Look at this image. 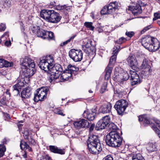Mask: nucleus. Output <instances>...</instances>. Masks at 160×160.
Wrapping results in <instances>:
<instances>
[{"instance_id": "nucleus-1", "label": "nucleus", "mask_w": 160, "mask_h": 160, "mask_svg": "<svg viewBox=\"0 0 160 160\" xmlns=\"http://www.w3.org/2000/svg\"><path fill=\"white\" fill-rule=\"evenodd\" d=\"M87 146L88 150L91 153L97 154L102 150V145L98 136L91 135L87 141Z\"/></svg>"}, {"instance_id": "nucleus-2", "label": "nucleus", "mask_w": 160, "mask_h": 160, "mask_svg": "<svg viewBox=\"0 0 160 160\" xmlns=\"http://www.w3.org/2000/svg\"><path fill=\"white\" fill-rule=\"evenodd\" d=\"M122 138L117 131H110L106 137V142L108 146L113 147H118L122 142Z\"/></svg>"}, {"instance_id": "nucleus-3", "label": "nucleus", "mask_w": 160, "mask_h": 160, "mask_svg": "<svg viewBox=\"0 0 160 160\" xmlns=\"http://www.w3.org/2000/svg\"><path fill=\"white\" fill-rule=\"evenodd\" d=\"M40 16L46 21L54 23L58 22L61 18L59 13L53 10L48 9L42 10L40 12Z\"/></svg>"}, {"instance_id": "nucleus-4", "label": "nucleus", "mask_w": 160, "mask_h": 160, "mask_svg": "<svg viewBox=\"0 0 160 160\" xmlns=\"http://www.w3.org/2000/svg\"><path fill=\"white\" fill-rule=\"evenodd\" d=\"M138 120L144 125L151 124L152 128L158 134L160 138V131L157 128L158 126L160 128V121L157 119H151L145 115L140 116L138 117Z\"/></svg>"}, {"instance_id": "nucleus-5", "label": "nucleus", "mask_w": 160, "mask_h": 160, "mask_svg": "<svg viewBox=\"0 0 160 160\" xmlns=\"http://www.w3.org/2000/svg\"><path fill=\"white\" fill-rule=\"evenodd\" d=\"M114 81L123 84L124 81L128 80L129 77L128 73L121 68L116 67L115 69L114 74L112 77Z\"/></svg>"}, {"instance_id": "nucleus-6", "label": "nucleus", "mask_w": 160, "mask_h": 160, "mask_svg": "<svg viewBox=\"0 0 160 160\" xmlns=\"http://www.w3.org/2000/svg\"><path fill=\"white\" fill-rule=\"evenodd\" d=\"M54 64V59L52 55H47L43 57L42 60H40L38 66L40 68L45 71H48L51 67Z\"/></svg>"}, {"instance_id": "nucleus-7", "label": "nucleus", "mask_w": 160, "mask_h": 160, "mask_svg": "<svg viewBox=\"0 0 160 160\" xmlns=\"http://www.w3.org/2000/svg\"><path fill=\"white\" fill-rule=\"evenodd\" d=\"M62 69L61 66L58 64H56L51 67L48 71L49 74V78L51 81L59 78L61 75Z\"/></svg>"}, {"instance_id": "nucleus-8", "label": "nucleus", "mask_w": 160, "mask_h": 160, "mask_svg": "<svg viewBox=\"0 0 160 160\" xmlns=\"http://www.w3.org/2000/svg\"><path fill=\"white\" fill-rule=\"evenodd\" d=\"M118 6L117 2H111L104 7L101 11V13L102 15H105L113 13L118 9Z\"/></svg>"}, {"instance_id": "nucleus-9", "label": "nucleus", "mask_w": 160, "mask_h": 160, "mask_svg": "<svg viewBox=\"0 0 160 160\" xmlns=\"http://www.w3.org/2000/svg\"><path fill=\"white\" fill-rule=\"evenodd\" d=\"M118 6L117 2H111L104 7L101 11V13L102 15H105L113 13L118 9Z\"/></svg>"}, {"instance_id": "nucleus-10", "label": "nucleus", "mask_w": 160, "mask_h": 160, "mask_svg": "<svg viewBox=\"0 0 160 160\" xmlns=\"http://www.w3.org/2000/svg\"><path fill=\"white\" fill-rule=\"evenodd\" d=\"M118 6L117 2H111L104 7L101 11V13L102 15H105L113 13L118 9Z\"/></svg>"}, {"instance_id": "nucleus-11", "label": "nucleus", "mask_w": 160, "mask_h": 160, "mask_svg": "<svg viewBox=\"0 0 160 160\" xmlns=\"http://www.w3.org/2000/svg\"><path fill=\"white\" fill-rule=\"evenodd\" d=\"M48 90L49 88L47 87H42L38 89L36 93L34 94V101L37 102L39 101H42L46 98Z\"/></svg>"}, {"instance_id": "nucleus-12", "label": "nucleus", "mask_w": 160, "mask_h": 160, "mask_svg": "<svg viewBox=\"0 0 160 160\" xmlns=\"http://www.w3.org/2000/svg\"><path fill=\"white\" fill-rule=\"evenodd\" d=\"M128 102L125 100L121 99L117 101L114 108L119 115H122L128 106Z\"/></svg>"}, {"instance_id": "nucleus-13", "label": "nucleus", "mask_w": 160, "mask_h": 160, "mask_svg": "<svg viewBox=\"0 0 160 160\" xmlns=\"http://www.w3.org/2000/svg\"><path fill=\"white\" fill-rule=\"evenodd\" d=\"M69 56L74 61H81L82 59L83 53L81 50L72 49L69 52Z\"/></svg>"}, {"instance_id": "nucleus-14", "label": "nucleus", "mask_w": 160, "mask_h": 160, "mask_svg": "<svg viewBox=\"0 0 160 160\" xmlns=\"http://www.w3.org/2000/svg\"><path fill=\"white\" fill-rule=\"evenodd\" d=\"M151 64L150 61L148 59L144 58L140 66V68L141 69H144L145 71H142V73L145 76L149 75L152 71L151 69Z\"/></svg>"}, {"instance_id": "nucleus-15", "label": "nucleus", "mask_w": 160, "mask_h": 160, "mask_svg": "<svg viewBox=\"0 0 160 160\" xmlns=\"http://www.w3.org/2000/svg\"><path fill=\"white\" fill-rule=\"evenodd\" d=\"M21 68H35V65L33 61L28 57L20 59Z\"/></svg>"}, {"instance_id": "nucleus-16", "label": "nucleus", "mask_w": 160, "mask_h": 160, "mask_svg": "<svg viewBox=\"0 0 160 160\" xmlns=\"http://www.w3.org/2000/svg\"><path fill=\"white\" fill-rule=\"evenodd\" d=\"M90 124V122L87 120L84 119L74 121L73 123L74 128L77 129H79L81 128H88Z\"/></svg>"}, {"instance_id": "nucleus-17", "label": "nucleus", "mask_w": 160, "mask_h": 160, "mask_svg": "<svg viewBox=\"0 0 160 160\" xmlns=\"http://www.w3.org/2000/svg\"><path fill=\"white\" fill-rule=\"evenodd\" d=\"M127 61L129 65L132 69L136 68L138 64L136 56L132 54L130 55L127 58Z\"/></svg>"}, {"instance_id": "nucleus-18", "label": "nucleus", "mask_w": 160, "mask_h": 160, "mask_svg": "<svg viewBox=\"0 0 160 160\" xmlns=\"http://www.w3.org/2000/svg\"><path fill=\"white\" fill-rule=\"evenodd\" d=\"M120 46H117L114 47L113 51V55L111 57L108 65L113 66V64L116 61L117 55L119 51Z\"/></svg>"}, {"instance_id": "nucleus-19", "label": "nucleus", "mask_w": 160, "mask_h": 160, "mask_svg": "<svg viewBox=\"0 0 160 160\" xmlns=\"http://www.w3.org/2000/svg\"><path fill=\"white\" fill-rule=\"evenodd\" d=\"M131 75V79L133 81L131 82L132 86L139 84L140 83V81L138 75L135 71L130 70L129 71Z\"/></svg>"}, {"instance_id": "nucleus-20", "label": "nucleus", "mask_w": 160, "mask_h": 160, "mask_svg": "<svg viewBox=\"0 0 160 160\" xmlns=\"http://www.w3.org/2000/svg\"><path fill=\"white\" fill-rule=\"evenodd\" d=\"M153 40L151 38L148 36H144L141 39V42L142 45L145 48L149 49V47L150 46Z\"/></svg>"}, {"instance_id": "nucleus-21", "label": "nucleus", "mask_w": 160, "mask_h": 160, "mask_svg": "<svg viewBox=\"0 0 160 160\" xmlns=\"http://www.w3.org/2000/svg\"><path fill=\"white\" fill-rule=\"evenodd\" d=\"M22 72L25 77L29 78L32 76L35 72L34 68H22Z\"/></svg>"}, {"instance_id": "nucleus-22", "label": "nucleus", "mask_w": 160, "mask_h": 160, "mask_svg": "<svg viewBox=\"0 0 160 160\" xmlns=\"http://www.w3.org/2000/svg\"><path fill=\"white\" fill-rule=\"evenodd\" d=\"M96 113L92 111H84L83 114V117L90 121L93 120L95 118Z\"/></svg>"}, {"instance_id": "nucleus-23", "label": "nucleus", "mask_w": 160, "mask_h": 160, "mask_svg": "<svg viewBox=\"0 0 160 160\" xmlns=\"http://www.w3.org/2000/svg\"><path fill=\"white\" fill-rule=\"evenodd\" d=\"M72 74L68 72L66 70L64 71L62 74L59 77L58 79V82H63L65 81H67L68 79L69 78L71 77L72 76Z\"/></svg>"}, {"instance_id": "nucleus-24", "label": "nucleus", "mask_w": 160, "mask_h": 160, "mask_svg": "<svg viewBox=\"0 0 160 160\" xmlns=\"http://www.w3.org/2000/svg\"><path fill=\"white\" fill-rule=\"evenodd\" d=\"M50 150L54 153L64 154L65 150L64 149H60L55 146L50 145L49 146Z\"/></svg>"}, {"instance_id": "nucleus-25", "label": "nucleus", "mask_w": 160, "mask_h": 160, "mask_svg": "<svg viewBox=\"0 0 160 160\" xmlns=\"http://www.w3.org/2000/svg\"><path fill=\"white\" fill-rule=\"evenodd\" d=\"M83 42L84 45L82 47V50L86 53H89L88 49L92 45V41L88 39H84Z\"/></svg>"}, {"instance_id": "nucleus-26", "label": "nucleus", "mask_w": 160, "mask_h": 160, "mask_svg": "<svg viewBox=\"0 0 160 160\" xmlns=\"http://www.w3.org/2000/svg\"><path fill=\"white\" fill-rule=\"evenodd\" d=\"M24 86V83L20 81L17 84L14 85L13 87V92L15 94L18 95L20 93V90L21 88Z\"/></svg>"}, {"instance_id": "nucleus-27", "label": "nucleus", "mask_w": 160, "mask_h": 160, "mask_svg": "<svg viewBox=\"0 0 160 160\" xmlns=\"http://www.w3.org/2000/svg\"><path fill=\"white\" fill-rule=\"evenodd\" d=\"M159 42L157 39L153 40L150 46L149 47V50L152 52H155L159 48Z\"/></svg>"}, {"instance_id": "nucleus-28", "label": "nucleus", "mask_w": 160, "mask_h": 160, "mask_svg": "<svg viewBox=\"0 0 160 160\" xmlns=\"http://www.w3.org/2000/svg\"><path fill=\"white\" fill-rule=\"evenodd\" d=\"M23 137L24 139L28 142L29 143L32 145H34L35 142L31 135L28 131H25L23 133Z\"/></svg>"}, {"instance_id": "nucleus-29", "label": "nucleus", "mask_w": 160, "mask_h": 160, "mask_svg": "<svg viewBox=\"0 0 160 160\" xmlns=\"http://www.w3.org/2000/svg\"><path fill=\"white\" fill-rule=\"evenodd\" d=\"M32 92L31 89L28 87L23 89L21 92V97L22 98H28L31 95Z\"/></svg>"}, {"instance_id": "nucleus-30", "label": "nucleus", "mask_w": 160, "mask_h": 160, "mask_svg": "<svg viewBox=\"0 0 160 160\" xmlns=\"http://www.w3.org/2000/svg\"><path fill=\"white\" fill-rule=\"evenodd\" d=\"M111 104L110 103L102 105L101 107L102 112L103 113H109L112 108Z\"/></svg>"}, {"instance_id": "nucleus-31", "label": "nucleus", "mask_w": 160, "mask_h": 160, "mask_svg": "<svg viewBox=\"0 0 160 160\" xmlns=\"http://www.w3.org/2000/svg\"><path fill=\"white\" fill-rule=\"evenodd\" d=\"M112 66H110L108 65L105 69V79L106 80H108L110 78L111 74L112 72L113 68Z\"/></svg>"}, {"instance_id": "nucleus-32", "label": "nucleus", "mask_w": 160, "mask_h": 160, "mask_svg": "<svg viewBox=\"0 0 160 160\" xmlns=\"http://www.w3.org/2000/svg\"><path fill=\"white\" fill-rule=\"evenodd\" d=\"M132 13L134 14H138L141 13L142 12L141 6L138 4H136L132 8Z\"/></svg>"}, {"instance_id": "nucleus-33", "label": "nucleus", "mask_w": 160, "mask_h": 160, "mask_svg": "<svg viewBox=\"0 0 160 160\" xmlns=\"http://www.w3.org/2000/svg\"><path fill=\"white\" fill-rule=\"evenodd\" d=\"M147 149L149 152L156 151L157 148L155 143H151L148 144L147 147Z\"/></svg>"}, {"instance_id": "nucleus-34", "label": "nucleus", "mask_w": 160, "mask_h": 160, "mask_svg": "<svg viewBox=\"0 0 160 160\" xmlns=\"http://www.w3.org/2000/svg\"><path fill=\"white\" fill-rule=\"evenodd\" d=\"M107 126L100 120L96 124V129L97 130L104 129Z\"/></svg>"}, {"instance_id": "nucleus-35", "label": "nucleus", "mask_w": 160, "mask_h": 160, "mask_svg": "<svg viewBox=\"0 0 160 160\" xmlns=\"http://www.w3.org/2000/svg\"><path fill=\"white\" fill-rule=\"evenodd\" d=\"M20 147L21 149L22 150L26 149H28V151H32L31 148L29 147L26 142L22 140L21 141Z\"/></svg>"}, {"instance_id": "nucleus-36", "label": "nucleus", "mask_w": 160, "mask_h": 160, "mask_svg": "<svg viewBox=\"0 0 160 160\" xmlns=\"http://www.w3.org/2000/svg\"><path fill=\"white\" fill-rule=\"evenodd\" d=\"M132 159V160H145L144 157L139 153L133 154Z\"/></svg>"}, {"instance_id": "nucleus-37", "label": "nucleus", "mask_w": 160, "mask_h": 160, "mask_svg": "<svg viewBox=\"0 0 160 160\" xmlns=\"http://www.w3.org/2000/svg\"><path fill=\"white\" fill-rule=\"evenodd\" d=\"M54 38V34L52 32L46 31L45 36H44V39L52 40Z\"/></svg>"}, {"instance_id": "nucleus-38", "label": "nucleus", "mask_w": 160, "mask_h": 160, "mask_svg": "<svg viewBox=\"0 0 160 160\" xmlns=\"http://www.w3.org/2000/svg\"><path fill=\"white\" fill-rule=\"evenodd\" d=\"M46 31L40 28L37 33V35L38 37H40L44 39V36H45Z\"/></svg>"}, {"instance_id": "nucleus-39", "label": "nucleus", "mask_w": 160, "mask_h": 160, "mask_svg": "<svg viewBox=\"0 0 160 160\" xmlns=\"http://www.w3.org/2000/svg\"><path fill=\"white\" fill-rule=\"evenodd\" d=\"M100 120L107 126L110 122V118L109 116L107 115L102 117Z\"/></svg>"}, {"instance_id": "nucleus-40", "label": "nucleus", "mask_w": 160, "mask_h": 160, "mask_svg": "<svg viewBox=\"0 0 160 160\" xmlns=\"http://www.w3.org/2000/svg\"><path fill=\"white\" fill-rule=\"evenodd\" d=\"M109 130L111 131H117L118 128L116 125L113 123H111L108 125Z\"/></svg>"}, {"instance_id": "nucleus-41", "label": "nucleus", "mask_w": 160, "mask_h": 160, "mask_svg": "<svg viewBox=\"0 0 160 160\" xmlns=\"http://www.w3.org/2000/svg\"><path fill=\"white\" fill-rule=\"evenodd\" d=\"M76 34H75L73 35L69 39L64 42L63 43L61 44V46H63L67 44L68 43L71 42V41H72L74 38L76 37Z\"/></svg>"}, {"instance_id": "nucleus-42", "label": "nucleus", "mask_w": 160, "mask_h": 160, "mask_svg": "<svg viewBox=\"0 0 160 160\" xmlns=\"http://www.w3.org/2000/svg\"><path fill=\"white\" fill-rule=\"evenodd\" d=\"M127 40L126 38L123 37H122L119 38L118 40L117 41H115L116 45L117 44H121L125 42Z\"/></svg>"}, {"instance_id": "nucleus-43", "label": "nucleus", "mask_w": 160, "mask_h": 160, "mask_svg": "<svg viewBox=\"0 0 160 160\" xmlns=\"http://www.w3.org/2000/svg\"><path fill=\"white\" fill-rule=\"evenodd\" d=\"M6 150V148L5 146L0 144V158L4 155Z\"/></svg>"}, {"instance_id": "nucleus-44", "label": "nucleus", "mask_w": 160, "mask_h": 160, "mask_svg": "<svg viewBox=\"0 0 160 160\" xmlns=\"http://www.w3.org/2000/svg\"><path fill=\"white\" fill-rule=\"evenodd\" d=\"M76 68L75 66L69 64L68 67V69L66 70L72 74V72L75 71Z\"/></svg>"}, {"instance_id": "nucleus-45", "label": "nucleus", "mask_w": 160, "mask_h": 160, "mask_svg": "<svg viewBox=\"0 0 160 160\" xmlns=\"http://www.w3.org/2000/svg\"><path fill=\"white\" fill-rule=\"evenodd\" d=\"M54 112L55 113L62 116H64L65 115V114L64 113L63 111L60 109L59 108H56L54 109Z\"/></svg>"}, {"instance_id": "nucleus-46", "label": "nucleus", "mask_w": 160, "mask_h": 160, "mask_svg": "<svg viewBox=\"0 0 160 160\" xmlns=\"http://www.w3.org/2000/svg\"><path fill=\"white\" fill-rule=\"evenodd\" d=\"M92 22H86L84 23V25L87 28H89V29L93 30L94 27L92 25Z\"/></svg>"}, {"instance_id": "nucleus-47", "label": "nucleus", "mask_w": 160, "mask_h": 160, "mask_svg": "<svg viewBox=\"0 0 160 160\" xmlns=\"http://www.w3.org/2000/svg\"><path fill=\"white\" fill-rule=\"evenodd\" d=\"M108 84L107 82H104L102 85L101 90L100 92L101 93H103L106 90L107 88Z\"/></svg>"}, {"instance_id": "nucleus-48", "label": "nucleus", "mask_w": 160, "mask_h": 160, "mask_svg": "<svg viewBox=\"0 0 160 160\" xmlns=\"http://www.w3.org/2000/svg\"><path fill=\"white\" fill-rule=\"evenodd\" d=\"M40 27L38 26H34L32 28V32L37 35L38 32L40 29Z\"/></svg>"}, {"instance_id": "nucleus-49", "label": "nucleus", "mask_w": 160, "mask_h": 160, "mask_svg": "<svg viewBox=\"0 0 160 160\" xmlns=\"http://www.w3.org/2000/svg\"><path fill=\"white\" fill-rule=\"evenodd\" d=\"M3 63L4 67H11L13 66V63L12 62H10L5 60V62H4Z\"/></svg>"}, {"instance_id": "nucleus-50", "label": "nucleus", "mask_w": 160, "mask_h": 160, "mask_svg": "<svg viewBox=\"0 0 160 160\" xmlns=\"http://www.w3.org/2000/svg\"><path fill=\"white\" fill-rule=\"evenodd\" d=\"M134 34V32L133 31H127L125 33V35L130 38L132 37Z\"/></svg>"}, {"instance_id": "nucleus-51", "label": "nucleus", "mask_w": 160, "mask_h": 160, "mask_svg": "<svg viewBox=\"0 0 160 160\" xmlns=\"http://www.w3.org/2000/svg\"><path fill=\"white\" fill-rule=\"evenodd\" d=\"M50 158L48 155H44L41 158L40 160H49Z\"/></svg>"}, {"instance_id": "nucleus-52", "label": "nucleus", "mask_w": 160, "mask_h": 160, "mask_svg": "<svg viewBox=\"0 0 160 160\" xmlns=\"http://www.w3.org/2000/svg\"><path fill=\"white\" fill-rule=\"evenodd\" d=\"M6 27L5 24L1 23L0 24V32L3 31L5 30Z\"/></svg>"}, {"instance_id": "nucleus-53", "label": "nucleus", "mask_w": 160, "mask_h": 160, "mask_svg": "<svg viewBox=\"0 0 160 160\" xmlns=\"http://www.w3.org/2000/svg\"><path fill=\"white\" fill-rule=\"evenodd\" d=\"M103 160H113V159L111 155H109L107 156L104 158Z\"/></svg>"}, {"instance_id": "nucleus-54", "label": "nucleus", "mask_w": 160, "mask_h": 160, "mask_svg": "<svg viewBox=\"0 0 160 160\" xmlns=\"http://www.w3.org/2000/svg\"><path fill=\"white\" fill-rule=\"evenodd\" d=\"M7 98L6 97V96H5V97H3L2 99H1L0 101V102L1 104L3 105H5L6 103V100H7Z\"/></svg>"}, {"instance_id": "nucleus-55", "label": "nucleus", "mask_w": 160, "mask_h": 160, "mask_svg": "<svg viewBox=\"0 0 160 160\" xmlns=\"http://www.w3.org/2000/svg\"><path fill=\"white\" fill-rule=\"evenodd\" d=\"M65 8V6L58 5L56 6V8L58 10H61Z\"/></svg>"}, {"instance_id": "nucleus-56", "label": "nucleus", "mask_w": 160, "mask_h": 160, "mask_svg": "<svg viewBox=\"0 0 160 160\" xmlns=\"http://www.w3.org/2000/svg\"><path fill=\"white\" fill-rule=\"evenodd\" d=\"M5 62V60L0 58V68H2L4 67V62Z\"/></svg>"}, {"instance_id": "nucleus-57", "label": "nucleus", "mask_w": 160, "mask_h": 160, "mask_svg": "<svg viewBox=\"0 0 160 160\" xmlns=\"http://www.w3.org/2000/svg\"><path fill=\"white\" fill-rule=\"evenodd\" d=\"M148 27H145L143 30H142L141 31V33L142 34L144 33L147 30H148L149 29V28Z\"/></svg>"}, {"instance_id": "nucleus-58", "label": "nucleus", "mask_w": 160, "mask_h": 160, "mask_svg": "<svg viewBox=\"0 0 160 160\" xmlns=\"http://www.w3.org/2000/svg\"><path fill=\"white\" fill-rule=\"evenodd\" d=\"M9 90L7 89L6 92L4 93V94L5 93L7 95L6 98H10V93L9 92Z\"/></svg>"}, {"instance_id": "nucleus-59", "label": "nucleus", "mask_w": 160, "mask_h": 160, "mask_svg": "<svg viewBox=\"0 0 160 160\" xmlns=\"http://www.w3.org/2000/svg\"><path fill=\"white\" fill-rule=\"evenodd\" d=\"M154 16L156 19L160 18V13H155L154 14Z\"/></svg>"}, {"instance_id": "nucleus-60", "label": "nucleus", "mask_w": 160, "mask_h": 160, "mask_svg": "<svg viewBox=\"0 0 160 160\" xmlns=\"http://www.w3.org/2000/svg\"><path fill=\"white\" fill-rule=\"evenodd\" d=\"M94 127H95V124H91V126L90 127V128H89V130H90V132H92L94 128Z\"/></svg>"}, {"instance_id": "nucleus-61", "label": "nucleus", "mask_w": 160, "mask_h": 160, "mask_svg": "<svg viewBox=\"0 0 160 160\" xmlns=\"http://www.w3.org/2000/svg\"><path fill=\"white\" fill-rule=\"evenodd\" d=\"M8 142V140L6 138H4L2 141V142L3 144L2 145H3L4 144H6L7 143V142Z\"/></svg>"}, {"instance_id": "nucleus-62", "label": "nucleus", "mask_w": 160, "mask_h": 160, "mask_svg": "<svg viewBox=\"0 0 160 160\" xmlns=\"http://www.w3.org/2000/svg\"><path fill=\"white\" fill-rule=\"evenodd\" d=\"M11 42L10 41H6L5 42V44L6 46H8L11 45Z\"/></svg>"}, {"instance_id": "nucleus-63", "label": "nucleus", "mask_w": 160, "mask_h": 160, "mask_svg": "<svg viewBox=\"0 0 160 160\" xmlns=\"http://www.w3.org/2000/svg\"><path fill=\"white\" fill-rule=\"evenodd\" d=\"M9 36L8 32H6L4 33V34L2 36V37H5L6 38H7Z\"/></svg>"}, {"instance_id": "nucleus-64", "label": "nucleus", "mask_w": 160, "mask_h": 160, "mask_svg": "<svg viewBox=\"0 0 160 160\" xmlns=\"http://www.w3.org/2000/svg\"><path fill=\"white\" fill-rule=\"evenodd\" d=\"M138 4H140V6H141V7L142 6H144L145 5V4L143 2H142V1H138Z\"/></svg>"}]
</instances>
